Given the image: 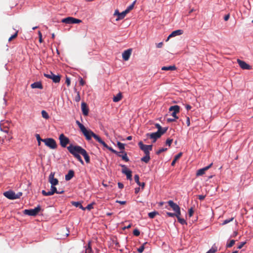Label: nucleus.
Listing matches in <instances>:
<instances>
[{
  "instance_id": "a211bd4d",
  "label": "nucleus",
  "mask_w": 253,
  "mask_h": 253,
  "mask_svg": "<svg viewBox=\"0 0 253 253\" xmlns=\"http://www.w3.org/2000/svg\"><path fill=\"white\" fill-rule=\"evenodd\" d=\"M81 108L83 115L84 116H87L88 114V108L85 102L82 103Z\"/></svg>"
},
{
  "instance_id": "ddd939ff",
  "label": "nucleus",
  "mask_w": 253,
  "mask_h": 253,
  "mask_svg": "<svg viewBox=\"0 0 253 253\" xmlns=\"http://www.w3.org/2000/svg\"><path fill=\"white\" fill-rule=\"evenodd\" d=\"M76 123L78 125L79 127L81 129V131L84 134L85 138H88V136L87 134L88 133V130H87L85 126L82 124H81L79 121H77Z\"/></svg>"
},
{
  "instance_id": "20e7f679",
  "label": "nucleus",
  "mask_w": 253,
  "mask_h": 253,
  "mask_svg": "<svg viewBox=\"0 0 253 253\" xmlns=\"http://www.w3.org/2000/svg\"><path fill=\"white\" fill-rule=\"evenodd\" d=\"M43 142L45 145L50 149H55L57 148V144L55 140L51 138L43 139Z\"/></svg>"
},
{
  "instance_id": "5fc2aeb1",
  "label": "nucleus",
  "mask_w": 253,
  "mask_h": 253,
  "mask_svg": "<svg viewBox=\"0 0 253 253\" xmlns=\"http://www.w3.org/2000/svg\"><path fill=\"white\" fill-rule=\"evenodd\" d=\"M85 210L87 209V210L90 211L92 209H93V204H88L86 207L84 208Z\"/></svg>"
},
{
  "instance_id": "49530a36",
  "label": "nucleus",
  "mask_w": 253,
  "mask_h": 253,
  "mask_svg": "<svg viewBox=\"0 0 253 253\" xmlns=\"http://www.w3.org/2000/svg\"><path fill=\"white\" fill-rule=\"evenodd\" d=\"M75 99V101L76 102H79V101H80V100H81V97H80V93H79V92H77V95L75 97V99Z\"/></svg>"
},
{
  "instance_id": "9d476101",
  "label": "nucleus",
  "mask_w": 253,
  "mask_h": 253,
  "mask_svg": "<svg viewBox=\"0 0 253 253\" xmlns=\"http://www.w3.org/2000/svg\"><path fill=\"white\" fill-rule=\"evenodd\" d=\"M237 63L239 65L240 68L243 70H251L252 69V66L249 64H247L244 61L241 60L239 59L237 60Z\"/></svg>"
},
{
  "instance_id": "7c9ffc66",
  "label": "nucleus",
  "mask_w": 253,
  "mask_h": 253,
  "mask_svg": "<svg viewBox=\"0 0 253 253\" xmlns=\"http://www.w3.org/2000/svg\"><path fill=\"white\" fill-rule=\"evenodd\" d=\"M118 156L121 157L123 160L126 162H128L129 161V159L127 156V154L125 152L124 155L118 154Z\"/></svg>"
},
{
  "instance_id": "8fccbe9b",
  "label": "nucleus",
  "mask_w": 253,
  "mask_h": 253,
  "mask_svg": "<svg viewBox=\"0 0 253 253\" xmlns=\"http://www.w3.org/2000/svg\"><path fill=\"white\" fill-rule=\"evenodd\" d=\"M105 148H106L107 149H108V150H109L110 151H111L112 152L115 153V154H118V152L114 150L112 147H109L107 144H106V147H105Z\"/></svg>"
},
{
  "instance_id": "4468645a",
  "label": "nucleus",
  "mask_w": 253,
  "mask_h": 253,
  "mask_svg": "<svg viewBox=\"0 0 253 253\" xmlns=\"http://www.w3.org/2000/svg\"><path fill=\"white\" fill-rule=\"evenodd\" d=\"M146 136L147 137H149L150 139H152V142H155L157 139H158V130L154 133H147Z\"/></svg>"
},
{
  "instance_id": "774afa93",
  "label": "nucleus",
  "mask_w": 253,
  "mask_h": 253,
  "mask_svg": "<svg viewBox=\"0 0 253 253\" xmlns=\"http://www.w3.org/2000/svg\"><path fill=\"white\" fill-rule=\"evenodd\" d=\"M118 187L120 189H122L124 187V185L123 183H121V182H119L118 183Z\"/></svg>"
},
{
  "instance_id": "6ab92c4d",
  "label": "nucleus",
  "mask_w": 253,
  "mask_h": 253,
  "mask_svg": "<svg viewBox=\"0 0 253 253\" xmlns=\"http://www.w3.org/2000/svg\"><path fill=\"white\" fill-rule=\"evenodd\" d=\"M168 204L174 211L180 209L179 206L176 203H174L172 201H169L168 202Z\"/></svg>"
},
{
  "instance_id": "72a5a7b5",
  "label": "nucleus",
  "mask_w": 253,
  "mask_h": 253,
  "mask_svg": "<svg viewBox=\"0 0 253 253\" xmlns=\"http://www.w3.org/2000/svg\"><path fill=\"white\" fill-rule=\"evenodd\" d=\"M86 252L88 253H92L90 242H89L88 243L87 248L86 249Z\"/></svg>"
},
{
  "instance_id": "f8f14e48",
  "label": "nucleus",
  "mask_w": 253,
  "mask_h": 253,
  "mask_svg": "<svg viewBox=\"0 0 253 253\" xmlns=\"http://www.w3.org/2000/svg\"><path fill=\"white\" fill-rule=\"evenodd\" d=\"M55 173L51 172L49 175L48 181L51 185H56L58 184V180L57 178L54 177Z\"/></svg>"
},
{
  "instance_id": "680f3d73",
  "label": "nucleus",
  "mask_w": 253,
  "mask_h": 253,
  "mask_svg": "<svg viewBox=\"0 0 253 253\" xmlns=\"http://www.w3.org/2000/svg\"><path fill=\"white\" fill-rule=\"evenodd\" d=\"M22 195L21 192H19L17 194H15V199L19 198Z\"/></svg>"
},
{
  "instance_id": "7ed1b4c3",
  "label": "nucleus",
  "mask_w": 253,
  "mask_h": 253,
  "mask_svg": "<svg viewBox=\"0 0 253 253\" xmlns=\"http://www.w3.org/2000/svg\"><path fill=\"white\" fill-rule=\"evenodd\" d=\"M41 210V207L40 205L38 206L34 209L25 210L23 211L24 213L30 216H36Z\"/></svg>"
},
{
  "instance_id": "c85d7f7f",
  "label": "nucleus",
  "mask_w": 253,
  "mask_h": 253,
  "mask_svg": "<svg viewBox=\"0 0 253 253\" xmlns=\"http://www.w3.org/2000/svg\"><path fill=\"white\" fill-rule=\"evenodd\" d=\"M127 13V12L126 10L121 13H118V17L116 19V20L118 21L119 20L123 19Z\"/></svg>"
},
{
  "instance_id": "0eeeda50",
  "label": "nucleus",
  "mask_w": 253,
  "mask_h": 253,
  "mask_svg": "<svg viewBox=\"0 0 253 253\" xmlns=\"http://www.w3.org/2000/svg\"><path fill=\"white\" fill-rule=\"evenodd\" d=\"M138 144L140 149L144 152L145 154H150L149 151L152 149V145H145L142 141L139 142Z\"/></svg>"
},
{
  "instance_id": "1a4fd4ad",
  "label": "nucleus",
  "mask_w": 253,
  "mask_h": 253,
  "mask_svg": "<svg viewBox=\"0 0 253 253\" xmlns=\"http://www.w3.org/2000/svg\"><path fill=\"white\" fill-rule=\"evenodd\" d=\"M121 167L123 168L122 172L123 173L125 174L126 176V178L127 179L130 180H132V172L130 170L128 169L127 167L124 165H120Z\"/></svg>"
},
{
  "instance_id": "393cba45",
  "label": "nucleus",
  "mask_w": 253,
  "mask_h": 253,
  "mask_svg": "<svg viewBox=\"0 0 253 253\" xmlns=\"http://www.w3.org/2000/svg\"><path fill=\"white\" fill-rule=\"evenodd\" d=\"M176 69V67H175V65L169 66H164L162 68V70H165V71H168V70L174 71V70H175Z\"/></svg>"
},
{
  "instance_id": "864d4df0",
  "label": "nucleus",
  "mask_w": 253,
  "mask_h": 253,
  "mask_svg": "<svg viewBox=\"0 0 253 253\" xmlns=\"http://www.w3.org/2000/svg\"><path fill=\"white\" fill-rule=\"evenodd\" d=\"M65 83L67 84L68 86H69L70 85V84H71L70 79L68 77H66Z\"/></svg>"
},
{
  "instance_id": "69168bd1",
  "label": "nucleus",
  "mask_w": 253,
  "mask_h": 253,
  "mask_svg": "<svg viewBox=\"0 0 253 253\" xmlns=\"http://www.w3.org/2000/svg\"><path fill=\"white\" fill-rule=\"evenodd\" d=\"M177 113H173L172 112L171 114V116L173 118H175V119H177L178 117L176 116Z\"/></svg>"
},
{
  "instance_id": "c03bdc74",
  "label": "nucleus",
  "mask_w": 253,
  "mask_h": 253,
  "mask_svg": "<svg viewBox=\"0 0 253 253\" xmlns=\"http://www.w3.org/2000/svg\"><path fill=\"white\" fill-rule=\"evenodd\" d=\"M18 31H17L14 35L11 36L8 39V42L11 41L13 39L16 38L17 37Z\"/></svg>"
},
{
  "instance_id": "603ef678",
  "label": "nucleus",
  "mask_w": 253,
  "mask_h": 253,
  "mask_svg": "<svg viewBox=\"0 0 253 253\" xmlns=\"http://www.w3.org/2000/svg\"><path fill=\"white\" fill-rule=\"evenodd\" d=\"M172 140H173L172 139H168L166 142V145H168L169 147L172 142Z\"/></svg>"
},
{
  "instance_id": "f03ea898",
  "label": "nucleus",
  "mask_w": 253,
  "mask_h": 253,
  "mask_svg": "<svg viewBox=\"0 0 253 253\" xmlns=\"http://www.w3.org/2000/svg\"><path fill=\"white\" fill-rule=\"evenodd\" d=\"M87 134L88 136V138H86V140H90L91 137H93L96 141L102 144L104 147H106V143L104 141H103L98 135L95 134L91 130H88V133Z\"/></svg>"
},
{
  "instance_id": "f257e3e1",
  "label": "nucleus",
  "mask_w": 253,
  "mask_h": 253,
  "mask_svg": "<svg viewBox=\"0 0 253 253\" xmlns=\"http://www.w3.org/2000/svg\"><path fill=\"white\" fill-rule=\"evenodd\" d=\"M67 148L69 152L73 155L76 154L82 155L83 151L84 150V149L80 146H75L72 144L70 145Z\"/></svg>"
},
{
  "instance_id": "f704fd0d",
  "label": "nucleus",
  "mask_w": 253,
  "mask_h": 253,
  "mask_svg": "<svg viewBox=\"0 0 253 253\" xmlns=\"http://www.w3.org/2000/svg\"><path fill=\"white\" fill-rule=\"evenodd\" d=\"M75 158H76L82 165L84 164V161H83L81 156L80 154H76L73 155Z\"/></svg>"
},
{
  "instance_id": "338daca9",
  "label": "nucleus",
  "mask_w": 253,
  "mask_h": 253,
  "mask_svg": "<svg viewBox=\"0 0 253 253\" xmlns=\"http://www.w3.org/2000/svg\"><path fill=\"white\" fill-rule=\"evenodd\" d=\"M117 203H120L121 205H125L126 204V201H116Z\"/></svg>"
},
{
  "instance_id": "b1692460",
  "label": "nucleus",
  "mask_w": 253,
  "mask_h": 253,
  "mask_svg": "<svg viewBox=\"0 0 253 253\" xmlns=\"http://www.w3.org/2000/svg\"><path fill=\"white\" fill-rule=\"evenodd\" d=\"M55 185H51V192L53 193V195L54 194V193H57V194H62L64 193V191L63 190H61V191H57V188L55 187Z\"/></svg>"
},
{
  "instance_id": "e433bc0d",
  "label": "nucleus",
  "mask_w": 253,
  "mask_h": 253,
  "mask_svg": "<svg viewBox=\"0 0 253 253\" xmlns=\"http://www.w3.org/2000/svg\"><path fill=\"white\" fill-rule=\"evenodd\" d=\"M135 3V1H133V2L131 5H130L125 10L127 13H128L131 10H132L133 8Z\"/></svg>"
},
{
  "instance_id": "c756f323",
  "label": "nucleus",
  "mask_w": 253,
  "mask_h": 253,
  "mask_svg": "<svg viewBox=\"0 0 253 253\" xmlns=\"http://www.w3.org/2000/svg\"><path fill=\"white\" fill-rule=\"evenodd\" d=\"M141 161L145 163H148L150 160L149 154H146L145 156L141 158Z\"/></svg>"
},
{
  "instance_id": "4c0bfd02",
  "label": "nucleus",
  "mask_w": 253,
  "mask_h": 253,
  "mask_svg": "<svg viewBox=\"0 0 253 253\" xmlns=\"http://www.w3.org/2000/svg\"><path fill=\"white\" fill-rule=\"evenodd\" d=\"M42 193L43 194V195L45 196H51V195H53V193L51 192V191H48V192H46L45 190H42Z\"/></svg>"
},
{
  "instance_id": "13d9d810",
  "label": "nucleus",
  "mask_w": 253,
  "mask_h": 253,
  "mask_svg": "<svg viewBox=\"0 0 253 253\" xmlns=\"http://www.w3.org/2000/svg\"><path fill=\"white\" fill-rule=\"evenodd\" d=\"M80 84L81 85L83 86L85 84V82L83 80L82 78H80Z\"/></svg>"
},
{
  "instance_id": "a18cd8bd",
  "label": "nucleus",
  "mask_w": 253,
  "mask_h": 253,
  "mask_svg": "<svg viewBox=\"0 0 253 253\" xmlns=\"http://www.w3.org/2000/svg\"><path fill=\"white\" fill-rule=\"evenodd\" d=\"M175 216H176L177 218H178V217H180L181 215L180 208L177 210L176 211H175Z\"/></svg>"
},
{
  "instance_id": "de8ad7c7",
  "label": "nucleus",
  "mask_w": 253,
  "mask_h": 253,
  "mask_svg": "<svg viewBox=\"0 0 253 253\" xmlns=\"http://www.w3.org/2000/svg\"><path fill=\"white\" fill-rule=\"evenodd\" d=\"M233 219H234V218L232 217V218H231L230 219H226V220H224L223 222L222 223V225H225V224H226L228 223L230 221H232L233 220Z\"/></svg>"
},
{
  "instance_id": "ea45409f",
  "label": "nucleus",
  "mask_w": 253,
  "mask_h": 253,
  "mask_svg": "<svg viewBox=\"0 0 253 253\" xmlns=\"http://www.w3.org/2000/svg\"><path fill=\"white\" fill-rule=\"evenodd\" d=\"M235 241L234 240H230V242L226 245V248H231L235 244Z\"/></svg>"
},
{
  "instance_id": "09e8293b",
  "label": "nucleus",
  "mask_w": 253,
  "mask_h": 253,
  "mask_svg": "<svg viewBox=\"0 0 253 253\" xmlns=\"http://www.w3.org/2000/svg\"><path fill=\"white\" fill-rule=\"evenodd\" d=\"M133 234L135 236H138L140 235V231L137 229H135L133 230Z\"/></svg>"
},
{
  "instance_id": "4be33fe9",
  "label": "nucleus",
  "mask_w": 253,
  "mask_h": 253,
  "mask_svg": "<svg viewBox=\"0 0 253 253\" xmlns=\"http://www.w3.org/2000/svg\"><path fill=\"white\" fill-rule=\"evenodd\" d=\"M82 155L84 157L85 161L86 163H90V157L88 156L86 151L85 149L83 151V153L82 154Z\"/></svg>"
},
{
  "instance_id": "0e129e2a",
  "label": "nucleus",
  "mask_w": 253,
  "mask_h": 253,
  "mask_svg": "<svg viewBox=\"0 0 253 253\" xmlns=\"http://www.w3.org/2000/svg\"><path fill=\"white\" fill-rule=\"evenodd\" d=\"M205 198V196L203 195H200L198 196V199L200 200H203Z\"/></svg>"
},
{
  "instance_id": "aec40b11",
  "label": "nucleus",
  "mask_w": 253,
  "mask_h": 253,
  "mask_svg": "<svg viewBox=\"0 0 253 253\" xmlns=\"http://www.w3.org/2000/svg\"><path fill=\"white\" fill-rule=\"evenodd\" d=\"M74 176V171L73 170H69L68 173L65 175V180L69 181Z\"/></svg>"
},
{
  "instance_id": "39448f33",
  "label": "nucleus",
  "mask_w": 253,
  "mask_h": 253,
  "mask_svg": "<svg viewBox=\"0 0 253 253\" xmlns=\"http://www.w3.org/2000/svg\"><path fill=\"white\" fill-rule=\"evenodd\" d=\"M44 76L47 78L51 79L55 83H59L61 79L60 75H55L51 72H50L49 73H44Z\"/></svg>"
},
{
  "instance_id": "5701e85b",
  "label": "nucleus",
  "mask_w": 253,
  "mask_h": 253,
  "mask_svg": "<svg viewBox=\"0 0 253 253\" xmlns=\"http://www.w3.org/2000/svg\"><path fill=\"white\" fill-rule=\"evenodd\" d=\"M169 111H173V113H179L180 111V107L178 105H174L170 107Z\"/></svg>"
},
{
  "instance_id": "3c124183",
  "label": "nucleus",
  "mask_w": 253,
  "mask_h": 253,
  "mask_svg": "<svg viewBox=\"0 0 253 253\" xmlns=\"http://www.w3.org/2000/svg\"><path fill=\"white\" fill-rule=\"evenodd\" d=\"M182 155V153L180 152L178 154L175 156L174 159L176 161H177Z\"/></svg>"
},
{
  "instance_id": "e2e57ef3",
  "label": "nucleus",
  "mask_w": 253,
  "mask_h": 253,
  "mask_svg": "<svg viewBox=\"0 0 253 253\" xmlns=\"http://www.w3.org/2000/svg\"><path fill=\"white\" fill-rule=\"evenodd\" d=\"M167 214L168 216H169V217H174L175 216L174 213L167 212Z\"/></svg>"
},
{
  "instance_id": "c9c22d12",
  "label": "nucleus",
  "mask_w": 253,
  "mask_h": 253,
  "mask_svg": "<svg viewBox=\"0 0 253 253\" xmlns=\"http://www.w3.org/2000/svg\"><path fill=\"white\" fill-rule=\"evenodd\" d=\"M217 247L214 245L206 253H215L217 251Z\"/></svg>"
},
{
  "instance_id": "6e6552de",
  "label": "nucleus",
  "mask_w": 253,
  "mask_h": 253,
  "mask_svg": "<svg viewBox=\"0 0 253 253\" xmlns=\"http://www.w3.org/2000/svg\"><path fill=\"white\" fill-rule=\"evenodd\" d=\"M59 140L60 145L64 148L66 147L70 142L69 139L63 133L59 135Z\"/></svg>"
},
{
  "instance_id": "dca6fc26",
  "label": "nucleus",
  "mask_w": 253,
  "mask_h": 253,
  "mask_svg": "<svg viewBox=\"0 0 253 253\" xmlns=\"http://www.w3.org/2000/svg\"><path fill=\"white\" fill-rule=\"evenodd\" d=\"M3 195L9 199H15V193L12 191H6L3 193Z\"/></svg>"
},
{
  "instance_id": "423d86ee",
  "label": "nucleus",
  "mask_w": 253,
  "mask_h": 253,
  "mask_svg": "<svg viewBox=\"0 0 253 253\" xmlns=\"http://www.w3.org/2000/svg\"><path fill=\"white\" fill-rule=\"evenodd\" d=\"M61 22L65 24H71L80 23L82 22V21L80 19L72 17H68L62 19Z\"/></svg>"
},
{
  "instance_id": "473e14b6",
  "label": "nucleus",
  "mask_w": 253,
  "mask_h": 253,
  "mask_svg": "<svg viewBox=\"0 0 253 253\" xmlns=\"http://www.w3.org/2000/svg\"><path fill=\"white\" fill-rule=\"evenodd\" d=\"M36 137L37 140L38 141V145L39 146L41 145V141L43 142V139H42L41 138V137H40V134H36Z\"/></svg>"
},
{
  "instance_id": "a878e982",
  "label": "nucleus",
  "mask_w": 253,
  "mask_h": 253,
  "mask_svg": "<svg viewBox=\"0 0 253 253\" xmlns=\"http://www.w3.org/2000/svg\"><path fill=\"white\" fill-rule=\"evenodd\" d=\"M72 205L74 206L75 207H76L77 208H79L80 209H81L84 211L85 210V208H84V207H83L81 203L80 202H72Z\"/></svg>"
},
{
  "instance_id": "79ce46f5",
  "label": "nucleus",
  "mask_w": 253,
  "mask_h": 253,
  "mask_svg": "<svg viewBox=\"0 0 253 253\" xmlns=\"http://www.w3.org/2000/svg\"><path fill=\"white\" fill-rule=\"evenodd\" d=\"M117 145L119 149L121 150H123L125 149V144L121 143L120 142H118Z\"/></svg>"
},
{
  "instance_id": "9b49d317",
  "label": "nucleus",
  "mask_w": 253,
  "mask_h": 253,
  "mask_svg": "<svg viewBox=\"0 0 253 253\" xmlns=\"http://www.w3.org/2000/svg\"><path fill=\"white\" fill-rule=\"evenodd\" d=\"M132 49V48H129L127 50H125L122 53V57L124 60L127 61L131 54Z\"/></svg>"
},
{
  "instance_id": "58836bf2",
  "label": "nucleus",
  "mask_w": 253,
  "mask_h": 253,
  "mask_svg": "<svg viewBox=\"0 0 253 253\" xmlns=\"http://www.w3.org/2000/svg\"><path fill=\"white\" fill-rule=\"evenodd\" d=\"M158 213L157 211H153L148 213V216L151 218H153Z\"/></svg>"
},
{
  "instance_id": "052dcab7",
  "label": "nucleus",
  "mask_w": 253,
  "mask_h": 253,
  "mask_svg": "<svg viewBox=\"0 0 253 253\" xmlns=\"http://www.w3.org/2000/svg\"><path fill=\"white\" fill-rule=\"evenodd\" d=\"M246 244V242H241L240 243V244L238 246V249H241Z\"/></svg>"
},
{
  "instance_id": "bb28decb",
  "label": "nucleus",
  "mask_w": 253,
  "mask_h": 253,
  "mask_svg": "<svg viewBox=\"0 0 253 253\" xmlns=\"http://www.w3.org/2000/svg\"><path fill=\"white\" fill-rule=\"evenodd\" d=\"M122 98V95L121 92H119L117 94L116 96H114L113 98V100L115 102H117L120 101Z\"/></svg>"
},
{
  "instance_id": "f3484780",
  "label": "nucleus",
  "mask_w": 253,
  "mask_h": 253,
  "mask_svg": "<svg viewBox=\"0 0 253 253\" xmlns=\"http://www.w3.org/2000/svg\"><path fill=\"white\" fill-rule=\"evenodd\" d=\"M183 33V31L182 30H177L173 31L167 38L166 41H168L169 39L171 37H173L176 36L181 35Z\"/></svg>"
},
{
  "instance_id": "a19ab883",
  "label": "nucleus",
  "mask_w": 253,
  "mask_h": 253,
  "mask_svg": "<svg viewBox=\"0 0 253 253\" xmlns=\"http://www.w3.org/2000/svg\"><path fill=\"white\" fill-rule=\"evenodd\" d=\"M177 220H178V221L180 223H181L182 225L187 224V223H186V221H185V220L183 218H181L180 217H178Z\"/></svg>"
},
{
  "instance_id": "412c9836",
  "label": "nucleus",
  "mask_w": 253,
  "mask_h": 253,
  "mask_svg": "<svg viewBox=\"0 0 253 253\" xmlns=\"http://www.w3.org/2000/svg\"><path fill=\"white\" fill-rule=\"evenodd\" d=\"M31 86L32 88H42V85L41 82H35L31 84Z\"/></svg>"
},
{
  "instance_id": "2eb2a0df",
  "label": "nucleus",
  "mask_w": 253,
  "mask_h": 253,
  "mask_svg": "<svg viewBox=\"0 0 253 253\" xmlns=\"http://www.w3.org/2000/svg\"><path fill=\"white\" fill-rule=\"evenodd\" d=\"M212 165V163H211L209 166L203 168L197 171L196 176H199L203 175L206 170L209 169Z\"/></svg>"
},
{
  "instance_id": "6e6d98bb",
  "label": "nucleus",
  "mask_w": 253,
  "mask_h": 253,
  "mask_svg": "<svg viewBox=\"0 0 253 253\" xmlns=\"http://www.w3.org/2000/svg\"><path fill=\"white\" fill-rule=\"evenodd\" d=\"M194 211L193 210V208H191L189 210L188 213L190 217L192 216L193 214Z\"/></svg>"
},
{
  "instance_id": "37998d69",
  "label": "nucleus",
  "mask_w": 253,
  "mask_h": 253,
  "mask_svg": "<svg viewBox=\"0 0 253 253\" xmlns=\"http://www.w3.org/2000/svg\"><path fill=\"white\" fill-rule=\"evenodd\" d=\"M146 243L143 244L142 245H141L139 248L137 249V251L139 253H141L143 252L144 250V246Z\"/></svg>"
},
{
  "instance_id": "cd10ccee",
  "label": "nucleus",
  "mask_w": 253,
  "mask_h": 253,
  "mask_svg": "<svg viewBox=\"0 0 253 253\" xmlns=\"http://www.w3.org/2000/svg\"><path fill=\"white\" fill-rule=\"evenodd\" d=\"M167 130V127H162L161 126L159 125V138L162 135L164 134Z\"/></svg>"
},
{
  "instance_id": "2f4dec72",
  "label": "nucleus",
  "mask_w": 253,
  "mask_h": 253,
  "mask_svg": "<svg viewBox=\"0 0 253 253\" xmlns=\"http://www.w3.org/2000/svg\"><path fill=\"white\" fill-rule=\"evenodd\" d=\"M42 118L45 119H48L49 118L48 113L45 110L42 111Z\"/></svg>"
},
{
  "instance_id": "bf43d9fd",
  "label": "nucleus",
  "mask_w": 253,
  "mask_h": 253,
  "mask_svg": "<svg viewBox=\"0 0 253 253\" xmlns=\"http://www.w3.org/2000/svg\"><path fill=\"white\" fill-rule=\"evenodd\" d=\"M39 42L41 43H42V35L40 31H39Z\"/></svg>"
},
{
  "instance_id": "4d7b16f0",
  "label": "nucleus",
  "mask_w": 253,
  "mask_h": 253,
  "mask_svg": "<svg viewBox=\"0 0 253 253\" xmlns=\"http://www.w3.org/2000/svg\"><path fill=\"white\" fill-rule=\"evenodd\" d=\"M134 181H135V182H136L137 183H139V177L138 175H137V174L135 175L134 177Z\"/></svg>"
}]
</instances>
